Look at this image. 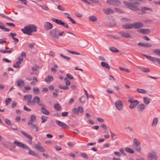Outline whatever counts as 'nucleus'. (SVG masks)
<instances>
[{
    "label": "nucleus",
    "instance_id": "nucleus-64",
    "mask_svg": "<svg viewBox=\"0 0 160 160\" xmlns=\"http://www.w3.org/2000/svg\"><path fill=\"white\" fill-rule=\"evenodd\" d=\"M58 10L61 11H64L65 10L64 8H63L61 6L59 5L58 6Z\"/></svg>",
    "mask_w": 160,
    "mask_h": 160
},
{
    "label": "nucleus",
    "instance_id": "nucleus-27",
    "mask_svg": "<svg viewBox=\"0 0 160 160\" xmlns=\"http://www.w3.org/2000/svg\"><path fill=\"white\" fill-rule=\"evenodd\" d=\"M101 64L102 67L108 69H110V67L107 62H101Z\"/></svg>",
    "mask_w": 160,
    "mask_h": 160
},
{
    "label": "nucleus",
    "instance_id": "nucleus-24",
    "mask_svg": "<svg viewBox=\"0 0 160 160\" xmlns=\"http://www.w3.org/2000/svg\"><path fill=\"white\" fill-rule=\"evenodd\" d=\"M158 122V118L156 117L154 118L152 120L151 126L152 127H156L157 125V123Z\"/></svg>",
    "mask_w": 160,
    "mask_h": 160
},
{
    "label": "nucleus",
    "instance_id": "nucleus-55",
    "mask_svg": "<svg viewBox=\"0 0 160 160\" xmlns=\"http://www.w3.org/2000/svg\"><path fill=\"white\" fill-rule=\"evenodd\" d=\"M114 10L117 12L119 13H123V12L120 9L118 8H114Z\"/></svg>",
    "mask_w": 160,
    "mask_h": 160
},
{
    "label": "nucleus",
    "instance_id": "nucleus-10",
    "mask_svg": "<svg viewBox=\"0 0 160 160\" xmlns=\"http://www.w3.org/2000/svg\"><path fill=\"white\" fill-rule=\"evenodd\" d=\"M118 33L123 38H130L131 37V35L127 32L121 31L119 32Z\"/></svg>",
    "mask_w": 160,
    "mask_h": 160
},
{
    "label": "nucleus",
    "instance_id": "nucleus-63",
    "mask_svg": "<svg viewBox=\"0 0 160 160\" xmlns=\"http://www.w3.org/2000/svg\"><path fill=\"white\" fill-rule=\"evenodd\" d=\"M121 20L124 21L125 22H130V19L129 18H122L121 19Z\"/></svg>",
    "mask_w": 160,
    "mask_h": 160
},
{
    "label": "nucleus",
    "instance_id": "nucleus-34",
    "mask_svg": "<svg viewBox=\"0 0 160 160\" xmlns=\"http://www.w3.org/2000/svg\"><path fill=\"white\" fill-rule=\"evenodd\" d=\"M54 108L57 111H60L62 109L61 106L58 104H55Z\"/></svg>",
    "mask_w": 160,
    "mask_h": 160
},
{
    "label": "nucleus",
    "instance_id": "nucleus-36",
    "mask_svg": "<svg viewBox=\"0 0 160 160\" xmlns=\"http://www.w3.org/2000/svg\"><path fill=\"white\" fill-rule=\"evenodd\" d=\"M89 19L91 21L94 22L97 20V18L96 17L94 16H91L89 17Z\"/></svg>",
    "mask_w": 160,
    "mask_h": 160
},
{
    "label": "nucleus",
    "instance_id": "nucleus-8",
    "mask_svg": "<svg viewBox=\"0 0 160 160\" xmlns=\"http://www.w3.org/2000/svg\"><path fill=\"white\" fill-rule=\"evenodd\" d=\"M107 3L110 5L119 6L121 2L119 0H107Z\"/></svg>",
    "mask_w": 160,
    "mask_h": 160
},
{
    "label": "nucleus",
    "instance_id": "nucleus-5",
    "mask_svg": "<svg viewBox=\"0 0 160 160\" xmlns=\"http://www.w3.org/2000/svg\"><path fill=\"white\" fill-rule=\"evenodd\" d=\"M128 101L130 103L129 107L131 109H134L139 103V102L138 100H132L130 97H128Z\"/></svg>",
    "mask_w": 160,
    "mask_h": 160
},
{
    "label": "nucleus",
    "instance_id": "nucleus-51",
    "mask_svg": "<svg viewBox=\"0 0 160 160\" xmlns=\"http://www.w3.org/2000/svg\"><path fill=\"white\" fill-rule=\"evenodd\" d=\"M80 155L82 157L84 158H85V159H88V157L87 156V154L85 153H81Z\"/></svg>",
    "mask_w": 160,
    "mask_h": 160
},
{
    "label": "nucleus",
    "instance_id": "nucleus-2",
    "mask_svg": "<svg viewBox=\"0 0 160 160\" xmlns=\"http://www.w3.org/2000/svg\"><path fill=\"white\" fill-rule=\"evenodd\" d=\"M14 143L17 146L19 147L22 148L26 150H28L29 151L28 153L29 154L34 156H35L37 157H38V154L36 153H35L34 151L30 150L29 147L27 145H25L16 140H15L14 142Z\"/></svg>",
    "mask_w": 160,
    "mask_h": 160
},
{
    "label": "nucleus",
    "instance_id": "nucleus-52",
    "mask_svg": "<svg viewBox=\"0 0 160 160\" xmlns=\"http://www.w3.org/2000/svg\"><path fill=\"white\" fill-rule=\"evenodd\" d=\"M32 129L35 130L36 131H38V128L36 124H34L32 125Z\"/></svg>",
    "mask_w": 160,
    "mask_h": 160
},
{
    "label": "nucleus",
    "instance_id": "nucleus-14",
    "mask_svg": "<svg viewBox=\"0 0 160 160\" xmlns=\"http://www.w3.org/2000/svg\"><path fill=\"white\" fill-rule=\"evenodd\" d=\"M72 112L75 114H78L79 112L82 113L83 112V109L80 106L78 108H73L72 110Z\"/></svg>",
    "mask_w": 160,
    "mask_h": 160
},
{
    "label": "nucleus",
    "instance_id": "nucleus-61",
    "mask_svg": "<svg viewBox=\"0 0 160 160\" xmlns=\"http://www.w3.org/2000/svg\"><path fill=\"white\" fill-rule=\"evenodd\" d=\"M119 151L123 154V155L125 156L126 155V154L124 152V150L123 148H122L119 150Z\"/></svg>",
    "mask_w": 160,
    "mask_h": 160
},
{
    "label": "nucleus",
    "instance_id": "nucleus-47",
    "mask_svg": "<svg viewBox=\"0 0 160 160\" xmlns=\"http://www.w3.org/2000/svg\"><path fill=\"white\" fill-rule=\"evenodd\" d=\"M153 52L157 55L160 56V49H156L153 50Z\"/></svg>",
    "mask_w": 160,
    "mask_h": 160
},
{
    "label": "nucleus",
    "instance_id": "nucleus-28",
    "mask_svg": "<svg viewBox=\"0 0 160 160\" xmlns=\"http://www.w3.org/2000/svg\"><path fill=\"white\" fill-rule=\"evenodd\" d=\"M32 98V96L31 94H27L24 96L23 98L25 100H28V102H29L30 100H31V99Z\"/></svg>",
    "mask_w": 160,
    "mask_h": 160
},
{
    "label": "nucleus",
    "instance_id": "nucleus-57",
    "mask_svg": "<svg viewBox=\"0 0 160 160\" xmlns=\"http://www.w3.org/2000/svg\"><path fill=\"white\" fill-rule=\"evenodd\" d=\"M67 18H68L70 20V21H71V22H72V23H73V24H76V22L71 17H69V16H67Z\"/></svg>",
    "mask_w": 160,
    "mask_h": 160
},
{
    "label": "nucleus",
    "instance_id": "nucleus-21",
    "mask_svg": "<svg viewBox=\"0 0 160 160\" xmlns=\"http://www.w3.org/2000/svg\"><path fill=\"white\" fill-rule=\"evenodd\" d=\"M17 82V85L19 87H23L25 84L24 81L21 79L18 80Z\"/></svg>",
    "mask_w": 160,
    "mask_h": 160
},
{
    "label": "nucleus",
    "instance_id": "nucleus-40",
    "mask_svg": "<svg viewBox=\"0 0 160 160\" xmlns=\"http://www.w3.org/2000/svg\"><path fill=\"white\" fill-rule=\"evenodd\" d=\"M58 87L63 90H68V87L67 86H62L61 85H59L58 86Z\"/></svg>",
    "mask_w": 160,
    "mask_h": 160
},
{
    "label": "nucleus",
    "instance_id": "nucleus-17",
    "mask_svg": "<svg viewBox=\"0 0 160 160\" xmlns=\"http://www.w3.org/2000/svg\"><path fill=\"white\" fill-rule=\"evenodd\" d=\"M138 32L143 34H147L150 32L149 29H141L138 30Z\"/></svg>",
    "mask_w": 160,
    "mask_h": 160
},
{
    "label": "nucleus",
    "instance_id": "nucleus-6",
    "mask_svg": "<svg viewBox=\"0 0 160 160\" xmlns=\"http://www.w3.org/2000/svg\"><path fill=\"white\" fill-rule=\"evenodd\" d=\"M133 145L136 151L140 152L141 149V147L140 142L137 139L134 138L133 141Z\"/></svg>",
    "mask_w": 160,
    "mask_h": 160
},
{
    "label": "nucleus",
    "instance_id": "nucleus-60",
    "mask_svg": "<svg viewBox=\"0 0 160 160\" xmlns=\"http://www.w3.org/2000/svg\"><path fill=\"white\" fill-rule=\"evenodd\" d=\"M131 2L132 3V4L137 5L139 3L137 0H132L131 1Z\"/></svg>",
    "mask_w": 160,
    "mask_h": 160
},
{
    "label": "nucleus",
    "instance_id": "nucleus-29",
    "mask_svg": "<svg viewBox=\"0 0 160 160\" xmlns=\"http://www.w3.org/2000/svg\"><path fill=\"white\" fill-rule=\"evenodd\" d=\"M147 10H149L152 11V9L151 8H149L146 7L142 8H141V11H142V14L146 13V12H145V11Z\"/></svg>",
    "mask_w": 160,
    "mask_h": 160
},
{
    "label": "nucleus",
    "instance_id": "nucleus-1",
    "mask_svg": "<svg viewBox=\"0 0 160 160\" xmlns=\"http://www.w3.org/2000/svg\"><path fill=\"white\" fill-rule=\"evenodd\" d=\"M37 30V27L33 24H29L24 27V28H22L21 31L25 34L31 35L32 32H36Z\"/></svg>",
    "mask_w": 160,
    "mask_h": 160
},
{
    "label": "nucleus",
    "instance_id": "nucleus-48",
    "mask_svg": "<svg viewBox=\"0 0 160 160\" xmlns=\"http://www.w3.org/2000/svg\"><path fill=\"white\" fill-rule=\"evenodd\" d=\"M31 121L33 122H35L36 120V118L35 116L34 115H32L31 116L30 119Z\"/></svg>",
    "mask_w": 160,
    "mask_h": 160
},
{
    "label": "nucleus",
    "instance_id": "nucleus-56",
    "mask_svg": "<svg viewBox=\"0 0 160 160\" xmlns=\"http://www.w3.org/2000/svg\"><path fill=\"white\" fill-rule=\"evenodd\" d=\"M5 122L8 125L10 126L11 125V122L9 119L6 118L5 119Z\"/></svg>",
    "mask_w": 160,
    "mask_h": 160
},
{
    "label": "nucleus",
    "instance_id": "nucleus-46",
    "mask_svg": "<svg viewBox=\"0 0 160 160\" xmlns=\"http://www.w3.org/2000/svg\"><path fill=\"white\" fill-rule=\"evenodd\" d=\"M143 56H144L146 58L151 60V61H153V59L154 57L150 56H148L146 54H143Z\"/></svg>",
    "mask_w": 160,
    "mask_h": 160
},
{
    "label": "nucleus",
    "instance_id": "nucleus-7",
    "mask_svg": "<svg viewBox=\"0 0 160 160\" xmlns=\"http://www.w3.org/2000/svg\"><path fill=\"white\" fill-rule=\"evenodd\" d=\"M115 106L116 109L119 111L123 109V104L122 101L120 100L116 101L115 102Z\"/></svg>",
    "mask_w": 160,
    "mask_h": 160
},
{
    "label": "nucleus",
    "instance_id": "nucleus-18",
    "mask_svg": "<svg viewBox=\"0 0 160 160\" xmlns=\"http://www.w3.org/2000/svg\"><path fill=\"white\" fill-rule=\"evenodd\" d=\"M137 45L138 46H141L146 48H150L152 47V45L147 43H142L139 42L138 43Z\"/></svg>",
    "mask_w": 160,
    "mask_h": 160
},
{
    "label": "nucleus",
    "instance_id": "nucleus-38",
    "mask_svg": "<svg viewBox=\"0 0 160 160\" xmlns=\"http://www.w3.org/2000/svg\"><path fill=\"white\" fill-rule=\"evenodd\" d=\"M12 49V48H11L10 49V50H3L2 49H0V52L2 53H11Z\"/></svg>",
    "mask_w": 160,
    "mask_h": 160
},
{
    "label": "nucleus",
    "instance_id": "nucleus-49",
    "mask_svg": "<svg viewBox=\"0 0 160 160\" xmlns=\"http://www.w3.org/2000/svg\"><path fill=\"white\" fill-rule=\"evenodd\" d=\"M60 56L63 58H64L66 59L68 61H69L71 59V58L66 56L63 55L62 54H61Z\"/></svg>",
    "mask_w": 160,
    "mask_h": 160
},
{
    "label": "nucleus",
    "instance_id": "nucleus-59",
    "mask_svg": "<svg viewBox=\"0 0 160 160\" xmlns=\"http://www.w3.org/2000/svg\"><path fill=\"white\" fill-rule=\"evenodd\" d=\"M85 97L84 96L82 97L80 99V101L82 102H85Z\"/></svg>",
    "mask_w": 160,
    "mask_h": 160
},
{
    "label": "nucleus",
    "instance_id": "nucleus-33",
    "mask_svg": "<svg viewBox=\"0 0 160 160\" xmlns=\"http://www.w3.org/2000/svg\"><path fill=\"white\" fill-rule=\"evenodd\" d=\"M53 80V78L51 76H48L47 78H45V81L48 83H49L51 81Z\"/></svg>",
    "mask_w": 160,
    "mask_h": 160
},
{
    "label": "nucleus",
    "instance_id": "nucleus-39",
    "mask_svg": "<svg viewBox=\"0 0 160 160\" xmlns=\"http://www.w3.org/2000/svg\"><path fill=\"white\" fill-rule=\"evenodd\" d=\"M33 90L34 93L36 94H38L39 93V90L38 87H34Z\"/></svg>",
    "mask_w": 160,
    "mask_h": 160
},
{
    "label": "nucleus",
    "instance_id": "nucleus-13",
    "mask_svg": "<svg viewBox=\"0 0 160 160\" xmlns=\"http://www.w3.org/2000/svg\"><path fill=\"white\" fill-rule=\"evenodd\" d=\"M133 28L136 29L142 28L143 27V24L140 22H135L132 24Z\"/></svg>",
    "mask_w": 160,
    "mask_h": 160
},
{
    "label": "nucleus",
    "instance_id": "nucleus-45",
    "mask_svg": "<svg viewBox=\"0 0 160 160\" xmlns=\"http://www.w3.org/2000/svg\"><path fill=\"white\" fill-rule=\"evenodd\" d=\"M134 11H137L138 10H139V9H138L137 7L136 6H134L132 5V7H131V8L130 9Z\"/></svg>",
    "mask_w": 160,
    "mask_h": 160
},
{
    "label": "nucleus",
    "instance_id": "nucleus-32",
    "mask_svg": "<svg viewBox=\"0 0 160 160\" xmlns=\"http://www.w3.org/2000/svg\"><path fill=\"white\" fill-rule=\"evenodd\" d=\"M136 91L141 94H145L147 93V91L146 90L140 88H137Z\"/></svg>",
    "mask_w": 160,
    "mask_h": 160
},
{
    "label": "nucleus",
    "instance_id": "nucleus-54",
    "mask_svg": "<svg viewBox=\"0 0 160 160\" xmlns=\"http://www.w3.org/2000/svg\"><path fill=\"white\" fill-rule=\"evenodd\" d=\"M154 62H157L160 65V59H158L157 58H154L153 59V61H152Z\"/></svg>",
    "mask_w": 160,
    "mask_h": 160
},
{
    "label": "nucleus",
    "instance_id": "nucleus-50",
    "mask_svg": "<svg viewBox=\"0 0 160 160\" xmlns=\"http://www.w3.org/2000/svg\"><path fill=\"white\" fill-rule=\"evenodd\" d=\"M41 119L42 120V123H44L47 120V117H45L44 116H42L41 117Z\"/></svg>",
    "mask_w": 160,
    "mask_h": 160
},
{
    "label": "nucleus",
    "instance_id": "nucleus-11",
    "mask_svg": "<svg viewBox=\"0 0 160 160\" xmlns=\"http://www.w3.org/2000/svg\"><path fill=\"white\" fill-rule=\"evenodd\" d=\"M53 27V26L51 23L48 22H44V28L46 30H51Z\"/></svg>",
    "mask_w": 160,
    "mask_h": 160
},
{
    "label": "nucleus",
    "instance_id": "nucleus-42",
    "mask_svg": "<svg viewBox=\"0 0 160 160\" xmlns=\"http://www.w3.org/2000/svg\"><path fill=\"white\" fill-rule=\"evenodd\" d=\"M38 5L40 7L42 8L45 11H48L49 8L48 7L45 5Z\"/></svg>",
    "mask_w": 160,
    "mask_h": 160
},
{
    "label": "nucleus",
    "instance_id": "nucleus-15",
    "mask_svg": "<svg viewBox=\"0 0 160 160\" xmlns=\"http://www.w3.org/2000/svg\"><path fill=\"white\" fill-rule=\"evenodd\" d=\"M137 110L139 112H143L145 108V106L144 104H139L137 107Z\"/></svg>",
    "mask_w": 160,
    "mask_h": 160
},
{
    "label": "nucleus",
    "instance_id": "nucleus-22",
    "mask_svg": "<svg viewBox=\"0 0 160 160\" xmlns=\"http://www.w3.org/2000/svg\"><path fill=\"white\" fill-rule=\"evenodd\" d=\"M21 132L26 138L29 139L31 141L32 140V137L30 135L27 134L26 133L23 131H21Z\"/></svg>",
    "mask_w": 160,
    "mask_h": 160
},
{
    "label": "nucleus",
    "instance_id": "nucleus-19",
    "mask_svg": "<svg viewBox=\"0 0 160 160\" xmlns=\"http://www.w3.org/2000/svg\"><path fill=\"white\" fill-rule=\"evenodd\" d=\"M103 11L107 15L112 14L114 12V11L110 8L104 9H103Z\"/></svg>",
    "mask_w": 160,
    "mask_h": 160
},
{
    "label": "nucleus",
    "instance_id": "nucleus-26",
    "mask_svg": "<svg viewBox=\"0 0 160 160\" xmlns=\"http://www.w3.org/2000/svg\"><path fill=\"white\" fill-rule=\"evenodd\" d=\"M41 111L42 113L46 115H48L50 113L49 112L47 111L44 107H41Z\"/></svg>",
    "mask_w": 160,
    "mask_h": 160
},
{
    "label": "nucleus",
    "instance_id": "nucleus-9",
    "mask_svg": "<svg viewBox=\"0 0 160 160\" xmlns=\"http://www.w3.org/2000/svg\"><path fill=\"white\" fill-rule=\"evenodd\" d=\"M40 101V99L39 98L38 96H35L33 98L32 101L30 100L29 102H27V103L28 105H33V103H38Z\"/></svg>",
    "mask_w": 160,
    "mask_h": 160
},
{
    "label": "nucleus",
    "instance_id": "nucleus-12",
    "mask_svg": "<svg viewBox=\"0 0 160 160\" xmlns=\"http://www.w3.org/2000/svg\"><path fill=\"white\" fill-rule=\"evenodd\" d=\"M55 122L59 126L64 129H68L69 128V127L68 125L59 120H56Z\"/></svg>",
    "mask_w": 160,
    "mask_h": 160
},
{
    "label": "nucleus",
    "instance_id": "nucleus-37",
    "mask_svg": "<svg viewBox=\"0 0 160 160\" xmlns=\"http://www.w3.org/2000/svg\"><path fill=\"white\" fill-rule=\"evenodd\" d=\"M123 3L127 6V7L129 9H130L132 5V4L128 2H127L126 1H124Z\"/></svg>",
    "mask_w": 160,
    "mask_h": 160
},
{
    "label": "nucleus",
    "instance_id": "nucleus-16",
    "mask_svg": "<svg viewBox=\"0 0 160 160\" xmlns=\"http://www.w3.org/2000/svg\"><path fill=\"white\" fill-rule=\"evenodd\" d=\"M123 28L126 29H131L133 28L132 24L127 23L122 25Z\"/></svg>",
    "mask_w": 160,
    "mask_h": 160
},
{
    "label": "nucleus",
    "instance_id": "nucleus-35",
    "mask_svg": "<svg viewBox=\"0 0 160 160\" xmlns=\"http://www.w3.org/2000/svg\"><path fill=\"white\" fill-rule=\"evenodd\" d=\"M125 150L127 152L133 154L134 153V151L132 149L129 148H125Z\"/></svg>",
    "mask_w": 160,
    "mask_h": 160
},
{
    "label": "nucleus",
    "instance_id": "nucleus-58",
    "mask_svg": "<svg viewBox=\"0 0 160 160\" xmlns=\"http://www.w3.org/2000/svg\"><path fill=\"white\" fill-rule=\"evenodd\" d=\"M66 76L70 79L72 80L73 78V77L69 73L67 74Z\"/></svg>",
    "mask_w": 160,
    "mask_h": 160
},
{
    "label": "nucleus",
    "instance_id": "nucleus-30",
    "mask_svg": "<svg viewBox=\"0 0 160 160\" xmlns=\"http://www.w3.org/2000/svg\"><path fill=\"white\" fill-rule=\"evenodd\" d=\"M143 101L145 104H148L150 102V99L146 97H144Z\"/></svg>",
    "mask_w": 160,
    "mask_h": 160
},
{
    "label": "nucleus",
    "instance_id": "nucleus-41",
    "mask_svg": "<svg viewBox=\"0 0 160 160\" xmlns=\"http://www.w3.org/2000/svg\"><path fill=\"white\" fill-rule=\"evenodd\" d=\"M119 68L122 71L125 72H130V71L127 68H124L123 67H120Z\"/></svg>",
    "mask_w": 160,
    "mask_h": 160
},
{
    "label": "nucleus",
    "instance_id": "nucleus-4",
    "mask_svg": "<svg viewBox=\"0 0 160 160\" xmlns=\"http://www.w3.org/2000/svg\"><path fill=\"white\" fill-rule=\"evenodd\" d=\"M58 32H59V30L57 28L52 29L49 31V35L52 39H58Z\"/></svg>",
    "mask_w": 160,
    "mask_h": 160
},
{
    "label": "nucleus",
    "instance_id": "nucleus-44",
    "mask_svg": "<svg viewBox=\"0 0 160 160\" xmlns=\"http://www.w3.org/2000/svg\"><path fill=\"white\" fill-rule=\"evenodd\" d=\"M21 64V62L20 61H17L15 63V64H14L13 65V66L14 67L17 68H19L20 67L19 65V64Z\"/></svg>",
    "mask_w": 160,
    "mask_h": 160
},
{
    "label": "nucleus",
    "instance_id": "nucleus-43",
    "mask_svg": "<svg viewBox=\"0 0 160 160\" xmlns=\"http://www.w3.org/2000/svg\"><path fill=\"white\" fill-rule=\"evenodd\" d=\"M11 99L10 98H6L5 100V105L7 106L11 101Z\"/></svg>",
    "mask_w": 160,
    "mask_h": 160
},
{
    "label": "nucleus",
    "instance_id": "nucleus-31",
    "mask_svg": "<svg viewBox=\"0 0 160 160\" xmlns=\"http://www.w3.org/2000/svg\"><path fill=\"white\" fill-rule=\"evenodd\" d=\"M109 49L110 51L113 53L118 52H119V50L114 47H110L109 48Z\"/></svg>",
    "mask_w": 160,
    "mask_h": 160
},
{
    "label": "nucleus",
    "instance_id": "nucleus-53",
    "mask_svg": "<svg viewBox=\"0 0 160 160\" xmlns=\"http://www.w3.org/2000/svg\"><path fill=\"white\" fill-rule=\"evenodd\" d=\"M107 36L108 37H110L111 38L114 39H119V38L118 37H116L115 36L113 35H107Z\"/></svg>",
    "mask_w": 160,
    "mask_h": 160
},
{
    "label": "nucleus",
    "instance_id": "nucleus-3",
    "mask_svg": "<svg viewBox=\"0 0 160 160\" xmlns=\"http://www.w3.org/2000/svg\"><path fill=\"white\" fill-rule=\"evenodd\" d=\"M147 158L148 160H158V157L157 151L155 150L151 149L148 153Z\"/></svg>",
    "mask_w": 160,
    "mask_h": 160
},
{
    "label": "nucleus",
    "instance_id": "nucleus-23",
    "mask_svg": "<svg viewBox=\"0 0 160 160\" xmlns=\"http://www.w3.org/2000/svg\"><path fill=\"white\" fill-rule=\"evenodd\" d=\"M0 28L1 29L4 30V31L5 32H9L10 30L8 28H6L4 24L1 22H0Z\"/></svg>",
    "mask_w": 160,
    "mask_h": 160
},
{
    "label": "nucleus",
    "instance_id": "nucleus-20",
    "mask_svg": "<svg viewBox=\"0 0 160 160\" xmlns=\"http://www.w3.org/2000/svg\"><path fill=\"white\" fill-rule=\"evenodd\" d=\"M51 20L53 22H56L58 24H59V25L62 26V24H64V22H63L61 20L55 19L54 18H51Z\"/></svg>",
    "mask_w": 160,
    "mask_h": 160
},
{
    "label": "nucleus",
    "instance_id": "nucleus-25",
    "mask_svg": "<svg viewBox=\"0 0 160 160\" xmlns=\"http://www.w3.org/2000/svg\"><path fill=\"white\" fill-rule=\"evenodd\" d=\"M137 68L138 69L144 72H148L150 71L149 69L148 68H141L139 66H138Z\"/></svg>",
    "mask_w": 160,
    "mask_h": 160
},
{
    "label": "nucleus",
    "instance_id": "nucleus-62",
    "mask_svg": "<svg viewBox=\"0 0 160 160\" xmlns=\"http://www.w3.org/2000/svg\"><path fill=\"white\" fill-rule=\"evenodd\" d=\"M35 45V43H29L28 44V47L30 48H32L34 47Z\"/></svg>",
    "mask_w": 160,
    "mask_h": 160
}]
</instances>
